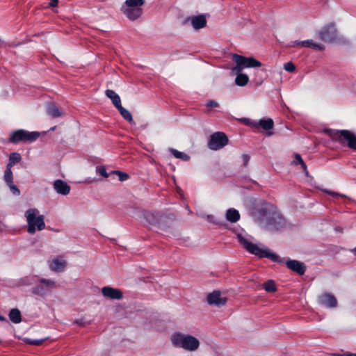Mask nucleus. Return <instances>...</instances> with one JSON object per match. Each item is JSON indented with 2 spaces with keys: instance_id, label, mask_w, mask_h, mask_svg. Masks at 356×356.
<instances>
[{
  "instance_id": "f257e3e1",
  "label": "nucleus",
  "mask_w": 356,
  "mask_h": 356,
  "mask_svg": "<svg viewBox=\"0 0 356 356\" xmlns=\"http://www.w3.org/2000/svg\"><path fill=\"white\" fill-rule=\"evenodd\" d=\"M237 239L240 244L250 253L254 254L259 258H268L274 262L278 264L285 263L286 266L291 270L303 275L305 272L306 267L305 264L298 260L287 259L284 261L277 254L271 251L261 243H254L250 240V236L243 234H237Z\"/></svg>"
},
{
  "instance_id": "f03ea898",
  "label": "nucleus",
  "mask_w": 356,
  "mask_h": 356,
  "mask_svg": "<svg viewBox=\"0 0 356 356\" xmlns=\"http://www.w3.org/2000/svg\"><path fill=\"white\" fill-rule=\"evenodd\" d=\"M260 223L268 232L281 230L285 226V220L273 205H268L259 211Z\"/></svg>"
},
{
  "instance_id": "7ed1b4c3",
  "label": "nucleus",
  "mask_w": 356,
  "mask_h": 356,
  "mask_svg": "<svg viewBox=\"0 0 356 356\" xmlns=\"http://www.w3.org/2000/svg\"><path fill=\"white\" fill-rule=\"evenodd\" d=\"M170 341L175 347L190 352L197 350L200 345L197 338L193 335L185 334L179 332H175L171 335Z\"/></svg>"
},
{
  "instance_id": "20e7f679",
  "label": "nucleus",
  "mask_w": 356,
  "mask_h": 356,
  "mask_svg": "<svg viewBox=\"0 0 356 356\" xmlns=\"http://www.w3.org/2000/svg\"><path fill=\"white\" fill-rule=\"evenodd\" d=\"M28 227L27 231L30 234H34L37 230L41 231L45 227L44 217L39 214L37 209H29L24 214Z\"/></svg>"
},
{
  "instance_id": "39448f33",
  "label": "nucleus",
  "mask_w": 356,
  "mask_h": 356,
  "mask_svg": "<svg viewBox=\"0 0 356 356\" xmlns=\"http://www.w3.org/2000/svg\"><path fill=\"white\" fill-rule=\"evenodd\" d=\"M145 2V0H126L122 11L129 19L136 20L143 14L142 6Z\"/></svg>"
},
{
  "instance_id": "423d86ee",
  "label": "nucleus",
  "mask_w": 356,
  "mask_h": 356,
  "mask_svg": "<svg viewBox=\"0 0 356 356\" xmlns=\"http://www.w3.org/2000/svg\"><path fill=\"white\" fill-rule=\"evenodd\" d=\"M330 136L342 145H346L351 149L356 150V134L348 130H334L330 131Z\"/></svg>"
},
{
  "instance_id": "0eeeda50",
  "label": "nucleus",
  "mask_w": 356,
  "mask_h": 356,
  "mask_svg": "<svg viewBox=\"0 0 356 356\" xmlns=\"http://www.w3.org/2000/svg\"><path fill=\"white\" fill-rule=\"evenodd\" d=\"M40 136L38 131H29L24 129H19L10 134L9 140L13 143L19 142H33Z\"/></svg>"
},
{
  "instance_id": "6e6552de",
  "label": "nucleus",
  "mask_w": 356,
  "mask_h": 356,
  "mask_svg": "<svg viewBox=\"0 0 356 356\" xmlns=\"http://www.w3.org/2000/svg\"><path fill=\"white\" fill-rule=\"evenodd\" d=\"M233 60L236 65H240L243 69L248 67H259L261 63L253 57H245L236 54L232 56Z\"/></svg>"
},
{
  "instance_id": "1a4fd4ad",
  "label": "nucleus",
  "mask_w": 356,
  "mask_h": 356,
  "mask_svg": "<svg viewBox=\"0 0 356 356\" xmlns=\"http://www.w3.org/2000/svg\"><path fill=\"white\" fill-rule=\"evenodd\" d=\"M227 143V136L222 132H216L211 136L208 145L211 149L217 150L222 148Z\"/></svg>"
},
{
  "instance_id": "9d476101",
  "label": "nucleus",
  "mask_w": 356,
  "mask_h": 356,
  "mask_svg": "<svg viewBox=\"0 0 356 356\" xmlns=\"http://www.w3.org/2000/svg\"><path fill=\"white\" fill-rule=\"evenodd\" d=\"M337 29L334 24L323 27L319 32V38L326 42H332L337 37Z\"/></svg>"
},
{
  "instance_id": "9b49d317",
  "label": "nucleus",
  "mask_w": 356,
  "mask_h": 356,
  "mask_svg": "<svg viewBox=\"0 0 356 356\" xmlns=\"http://www.w3.org/2000/svg\"><path fill=\"white\" fill-rule=\"evenodd\" d=\"M207 302L209 305L222 306L226 304L227 298L221 296L219 291H214L207 296Z\"/></svg>"
},
{
  "instance_id": "f8f14e48",
  "label": "nucleus",
  "mask_w": 356,
  "mask_h": 356,
  "mask_svg": "<svg viewBox=\"0 0 356 356\" xmlns=\"http://www.w3.org/2000/svg\"><path fill=\"white\" fill-rule=\"evenodd\" d=\"M3 179L13 195H19L20 194V191L14 184L13 175V172H12V170L10 168L6 167V170L4 172V175H3Z\"/></svg>"
},
{
  "instance_id": "ddd939ff",
  "label": "nucleus",
  "mask_w": 356,
  "mask_h": 356,
  "mask_svg": "<svg viewBox=\"0 0 356 356\" xmlns=\"http://www.w3.org/2000/svg\"><path fill=\"white\" fill-rule=\"evenodd\" d=\"M66 266L67 261L62 257L54 258L49 262V269L56 273L64 271Z\"/></svg>"
},
{
  "instance_id": "4468645a",
  "label": "nucleus",
  "mask_w": 356,
  "mask_h": 356,
  "mask_svg": "<svg viewBox=\"0 0 356 356\" xmlns=\"http://www.w3.org/2000/svg\"><path fill=\"white\" fill-rule=\"evenodd\" d=\"M318 301L321 305L327 307H335L337 305V301L335 297L328 293H324L318 296Z\"/></svg>"
},
{
  "instance_id": "2eb2a0df",
  "label": "nucleus",
  "mask_w": 356,
  "mask_h": 356,
  "mask_svg": "<svg viewBox=\"0 0 356 356\" xmlns=\"http://www.w3.org/2000/svg\"><path fill=\"white\" fill-rule=\"evenodd\" d=\"M102 293L104 296L113 300H120L123 297L122 292L120 289L111 286L103 287Z\"/></svg>"
},
{
  "instance_id": "dca6fc26",
  "label": "nucleus",
  "mask_w": 356,
  "mask_h": 356,
  "mask_svg": "<svg viewBox=\"0 0 356 356\" xmlns=\"http://www.w3.org/2000/svg\"><path fill=\"white\" fill-rule=\"evenodd\" d=\"M54 188L56 193L63 195H67L70 192V186L61 179H57L54 181Z\"/></svg>"
},
{
  "instance_id": "f3484780",
  "label": "nucleus",
  "mask_w": 356,
  "mask_h": 356,
  "mask_svg": "<svg viewBox=\"0 0 356 356\" xmlns=\"http://www.w3.org/2000/svg\"><path fill=\"white\" fill-rule=\"evenodd\" d=\"M273 121L272 119H261L259 122H254L253 126L254 127H261L264 130H270L273 127Z\"/></svg>"
},
{
  "instance_id": "a211bd4d",
  "label": "nucleus",
  "mask_w": 356,
  "mask_h": 356,
  "mask_svg": "<svg viewBox=\"0 0 356 356\" xmlns=\"http://www.w3.org/2000/svg\"><path fill=\"white\" fill-rule=\"evenodd\" d=\"M207 20L203 15L193 17L191 19V24L195 29H200L206 26Z\"/></svg>"
},
{
  "instance_id": "6ab92c4d",
  "label": "nucleus",
  "mask_w": 356,
  "mask_h": 356,
  "mask_svg": "<svg viewBox=\"0 0 356 356\" xmlns=\"http://www.w3.org/2000/svg\"><path fill=\"white\" fill-rule=\"evenodd\" d=\"M106 95L111 99L113 105L117 108L121 105V99L120 96L113 90H106Z\"/></svg>"
},
{
  "instance_id": "aec40b11",
  "label": "nucleus",
  "mask_w": 356,
  "mask_h": 356,
  "mask_svg": "<svg viewBox=\"0 0 356 356\" xmlns=\"http://www.w3.org/2000/svg\"><path fill=\"white\" fill-rule=\"evenodd\" d=\"M226 218L231 222H236L239 220L240 214L237 210L229 209L227 211Z\"/></svg>"
},
{
  "instance_id": "412c9836",
  "label": "nucleus",
  "mask_w": 356,
  "mask_h": 356,
  "mask_svg": "<svg viewBox=\"0 0 356 356\" xmlns=\"http://www.w3.org/2000/svg\"><path fill=\"white\" fill-rule=\"evenodd\" d=\"M301 47H309V48H312V49H318V50H321V51L324 49V46L323 44L316 43V42H314L312 40H307L302 41Z\"/></svg>"
},
{
  "instance_id": "4be33fe9",
  "label": "nucleus",
  "mask_w": 356,
  "mask_h": 356,
  "mask_svg": "<svg viewBox=\"0 0 356 356\" xmlns=\"http://www.w3.org/2000/svg\"><path fill=\"white\" fill-rule=\"evenodd\" d=\"M47 113L53 118L60 117L63 113L54 104H49L47 108Z\"/></svg>"
},
{
  "instance_id": "5701e85b",
  "label": "nucleus",
  "mask_w": 356,
  "mask_h": 356,
  "mask_svg": "<svg viewBox=\"0 0 356 356\" xmlns=\"http://www.w3.org/2000/svg\"><path fill=\"white\" fill-rule=\"evenodd\" d=\"M10 320L14 323H19L22 321L21 313L17 309H12L9 313Z\"/></svg>"
},
{
  "instance_id": "b1692460",
  "label": "nucleus",
  "mask_w": 356,
  "mask_h": 356,
  "mask_svg": "<svg viewBox=\"0 0 356 356\" xmlns=\"http://www.w3.org/2000/svg\"><path fill=\"white\" fill-rule=\"evenodd\" d=\"M22 159L21 155L19 153L13 152L9 156V162L6 167L12 168L16 163H19Z\"/></svg>"
},
{
  "instance_id": "393cba45",
  "label": "nucleus",
  "mask_w": 356,
  "mask_h": 356,
  "mask_svg": "<svg viewBox=\"0 0 356 356\" xmlns=\"http://www.w3.org/2000/svg\"><path fill=\"white\" fill-rule=\"evenodd\" d=\"M249 81V78L245 74H238L235 79V83L238 86H245Z\"/></svg>"
},
{
  "instance_id": "a878e982",
  "label": "nucleus",
  "mask_w": 356,
  "mask_h": 356,
  "mask_svg": "<svg viewBox=\"0 0 356 356\" xmlns=\"http://www.w3.org/2000/svg\"><path fill=\"white\" fill-rule=\"evenodd\" d=\"M116 108L118 110V111L120 112L121 115L126 120H127L129 122H133V118H132V115H131V113L128 110H127L126 108L122 107V104L120 105L119 106H118Z\"/></svg>"
},
{
  "instance_id": "bb28decb",
  "label": "nucleus",
  "mask_w": 356,
  "mask_h": 356,
  "mask_svg": "<svg viewBox=\"0 0 356 356\" xmlns=\"http://www.w3.org/2000/svg\"><path fill=\"white\" fill-rule=\"evenodd\" d=\"M169 151L177 159H181L185 161H187L190 159V156L188 154H186L182 152H179L173 148L169 149Z\"/></svg>"
},
{
  "instance_id": "cd10ccee",
  "label": "nucleus",
  "mask_w": 356,
  "mask_h": 356,
  "mask_svg": "<svg viewBox=\"0 0 356 356\" xmlns=\"http://www.w3.org/2000/svg\"><path fill=\"white\" fill-rule=\"evenodd\" d=\"M264 289L267 292H274L276 291L275 284L273 280H268L264 284Z\"/></svg>"
},
{
  "instance_id": "c85d7f7f",
  "label": "nucleus",
  "mask_w": 356,
  "mask_h": 356,
  "mask_svg": "<svg viewBox=\"0 0 356 356\" xmlns=\"http://www.w3.org/2000/svg\"><path fill=\"white\" fill-rule=\"evenodd\" d=\"M40 282L49 289H51L56 286V283L53 280L41 279Z\"/></svg>"
},
{
  "instance_id": "c756f323",
  "label": "nucleus",
  "mask_w": 356,
  "mask_h": 356,
  "mask_svg": "<svg viewBox=\"0 0 356 356\" xmlns=\"http://www.w3.org/2000/svg\"><path fill=\"white\" fill-rule=\"evenodd\" d=\"M111 174L117 175L118 176L119 180L121 181H125L129 178V175L126 172H123L118 170L112 171Z\"/></svg>"
},
{
  "instance_id": "7c9ffc66",
  "label": "nucleus",
  "mask_w": 356,
  "mask_h": 356,
  "mask_svg": "<svg viewBox=\"0 0 356 356\" xmlns=\"http://www.w3.org/2000/svg\"><path fill=\"white\" fill-rule=\"evenodd\" d=\"M294 163L296 164H300L301 165V167L303 169L304 171H307V166H306V164L305 163V162L303 161L302 159L301 158L300 155L298 154H296V156H295V160H294Z\"/></svg>"
},
{
  "instance_id": "2f4dec72",
  "label": "nucleus",
  "mask_w": 356,
  "mask_h": 356,
  "mask_svg": "<svg viewBox=\"0 0 356 356\" xmlns=\"http://www.w3.org/2000/svg\"><path fill=\"white\" fill-rule=\"evenodd\" d=\"M96 172L105 178H107L109 177V174L107 173L106 168L104 166L102 165V166L97 167Z\"/></svg>"
},
{
  "instance_id": "473e14b6",
  "label": "nucleus",
  "mask_w": 356,
  "mask_h": 356,
  "mask_svg": "<svg viewBox=\"0 0 356 356\" xmlns=\"http://www.w3.org/2000/svg\"><path fill=\"white\" fill-rule=\"evenodd\" d=\"M284 69L289 72H293L296 70V66L292 62H287L284 65Z\"/></svg>"
},
{
  "instance_id": "72a5a7b5",
  "label": "nucleus",
  "mask_w": 356,
  "mask_h": 356,
  "mask_svg": "<svg viewBox=\"0 0 356 356\" xmlns=\"http://www.w3.org/2000/svg\"><path fill=\"white\" fill-rule=\"evenodd\" d=\"M324 192L333 196V197H341L346 198L348 200H350V197H347L346 195H343V194L338 193L331 191L329 190H324Z\"/></svg>"
},
{
  "instance_id": "f704fd0d",
  "label": "nucleus",
  "mask_w": 356,
  "mask_h": 356,
  "mask_svg": "<svg viewBox=\"0 0 356 356\" xmlns=\"http://www.w3.org/2000/svg\"><path fill=\"white\" fill-rule=\"evenodd\" d=\"M144 216L149 223H153L154 221V216L151 213H145Z\"/></svg>"
},
{
  "instance_id": "c9c22d12",
  "label": "nucleus",
  "mask_w": 356,
  "mask_h": 356,
  "mask_svg": "<svg viewBox=\"0 0 356 356\" xmlns=\"http://www.w3.org/2000/svg\"><path fill=\"white\" fill-rule=\"evenodd\" d=\"M206 106L209 108H216V107H218L219 106V104L216 102V101H214V100H210L209 101Z\"/></svg>"
},
{
  "instance_id": "e433bc0d",
  "label": "nucleus",
  "mask_w": 356,
  "mask_h": 356,
  "mask_svg": "<svg viewBox=\"0 0 356 356\" xmlns=\"http://www.w3.org/2000/svg\"><path fill=\"white\" fill-rule=\"evenodd\" d=\"M242 162L244 166H247L249 161H250V156L246 154H243L241 156Z\"/></svg>"
},
{
  "instance_id": "4c0bfd02",
  "label": "nucleus",
  "mask_w": 356,
  "mask_h": 356,
  "mask_svg": "<svg viewBox=\"0 0 356 356\" xmlns=\"http://www.w3.org/2000/svg\"><path fill=\"white\" fill-rule=\"evenodd\" d=\"M243 70V68L240 65H236L235 67H234L232 70L233 72H235L236 74H242L241 71Z\"/></svg>"
},
{
  "instance_id": "58836bf2",
  "label": "nucleus",
  "mask_w": 356,
  "mask_h": 356,
  "mask_svg": "<svg viewBox=\"0 0 356 356\" xmlns=\"http://www.w3.org/2000/svg\"><path fill=\"white\" fill-rule=\"evenodd\" d=\"M327 356H356V353H346L344 354H330Z\"/></svg>"
},
{
  "instance_id": "ea45409f",
  "label": "nucleus",
  "mask_w": 356,
  "mask_h": 356,
  "mask_svg": "<svg viewBox=\"0 0 356 356\" xmlns=\"http://www.w3.org/2000/svg\"><path fill=\"white\" fill-rule=\"evenodd\" d=\"M33 292L35 294L41 295L43 293L42 288L41 286H37L34 288Z\"/></svg>"
},
{
  "instance_id": "a19ab883",
  "label": "nucleus",
  "mask_w": 356,
  "mask_h": 356,
  "mask_svg": "<svg viewBox=\"0 0 356 356\" xmlns=\"http://www.w3.org/2000/svg\"><path fill=\"white\" fill-rule=\"evenodd\" d=\"M301 42L302 41H298V40L291 42V43L289 44V47H301Z\"/></svg>"
},
{
  "instance_id": "79ce46f5",
  "label": "nucleus",
  "mask_w": 356,
  "mask_h": 356,
  "mask_svg": "<svg viewBox=\"0 0 356 356\" xmlns=\"http://www.w3.org/2000/svg\"><path fill=\"white\" fill-rule=\"evenodd\" d=\"M58 0H49V6L50 7H56L58 5Z\"/></svg>"
},
{
  "instance_id": "37998d69",
  "label": "nucleus",
  "mask_w": 356,
  "mask_h": 356,
  "mask_svg": "<svg viewBox=\"0 0 356 356\" xmlns=\"http://www.w3.org/2000/svg\"><path fill=\"white\" fill-rule=\"evenodd\" d=\"M41 342H42V341L34 340V341H31L29 343L31 344L40 345L41 343Z\"/></svg>"
},
{
  "instance_id": "c03bdc74",
  "label": "nucleus",
  "mask_w": 356,
  "mask_h": 356,
  "mask_svg": "<svg viewBox=\"0 0 356 356\" xmlns=\"http://www.w3.org/2000/svg\"><path fill=\"white\" fill-rule=\"evenodd\" d=\"M94 181L93 179H91V178H88L86 179H85L83 181V183H86V184H91L92 181Z\"/></svg>"
},
{
  "instance_id": "a18cd8bd",
  "label": "nucleus",
  "mask_w": 356,
  "mask_h": 356,
  "mask_svg": "<svg viewBox=\"0 0 356 356\" xmlns=\"http://www.w3.org/2000/svg\"><path fill=\"white\" fill-rule=\"evenodd\" d=\"M23 284H29V279L27 277L22 280Z\"/></svg>"
},
{
  "instance_id": "49530a36",
  "label": "nucleus",
  "mask_w": 356,
  "mask_h": 356,
  "mask_svg": "<svg viewBox=\"0 0 356 356\" xmlns=\"http://www.w3.org/2000/svg\"><path fill=\"white\" fill-rule=\"evenodd\" d=\"M75 323H77V324H79L81 326H83V324L81 322H80L79 320L76 321Z\"/></svg>"
},
{
  "instance_id": "de8ad7c7",
  "label": "nucleus",
  "mask_w": 356,
  "mask_h": 356,
  "mask_svg": "<svg viewBox=\"0 0 356 356\" xmlns=\"http://www.w3.org/2000/svg\"><path fill=\"white\" fill-rule=\"evenodd\" d=\"M242 120L244 121L246 124H249V120L248 119H243Z\"/></svg>"
},
{
  "instance_id": "09e8293b",
  "label": "nucleus",
  "mask_w": 356,
  "mask_h": 356,
  "mask_svg": "<svg viewBox=\"0 0 356 356\" xmlns=\"http://www.w3.org/2000/svg\"><path fill=\"white\" fill-rule=\"evenodd\" d=\"M353 253L356 255V247L352 250Z\"/></svg>"
},
{
  "instance_id": "8fccbe9b",
  "label": "nucleus",
  "mask_w": 356,
  "mask_h": 356,
  "mask_svg": "<svg viewBox=\"0 0 356 356\" xmlns=\"http://www.w3.org/2000/svg\"><path fill=\"white\" fill-rule=\"evenodd\" d=\"M207 218L211 221V219L213 218L212 216H207Z\"/></svg>"
},
{
  "instance_id": "3c124183",
  "label": "nucleus",
  "mask_w": 356,
  "mask_h": 356,
  "mask_svg": "<svg viewBox=\"0 0 356 356\" xmlns=\"http://www.w3.org/2000/svg\"><path fill=\"white\" fill-rule=\"evenodd\" d=\"M0 320H1V321H3V320H4V318H3V317H2L1 316H0Z\"/></svg>"
},
{
  "instance_id": "603ef678",
  "label": "nucleus",
  "mask_w": 356,
  "mask_h": 356,
  "mask_svg": "<svg viewBox=\"0 0 356 356\" xmlns=\"http://www.w3.org/2000/svg\"><path fill=\"white\" fill-rule=\"evenodd\" d=\"M272 134H273V133H272V132H270V133H268V136H271Z\"/></svg>"
}]
</instances>
